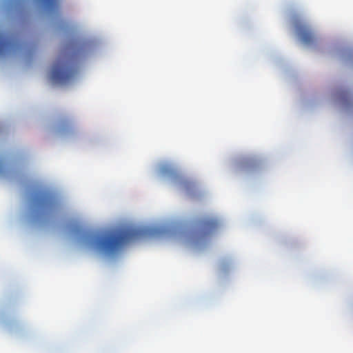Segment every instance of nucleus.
Instances as JSON below:
<instances>
[{"mask_svg": "<svg viewBox=\"0 0 353 353\" xmlns=\"http://www.w3.org/2000/svg\"><path fill=\"white\" fill-rule=\"evenodd\" d=\"M80 49L74 44L67 45L62 56L53 65L50 78L54 83L65 84L72 80L78 73L74 59L79 56Z\"/></svg>", "mask_w": 353, "mask_h": 353, "instance_id": "obj_1", "label": "nucleus"}, {"mask_svg": "<svg viewBox=\"0 0 353 353\" xmlns=\"http://www.w3.org/2000/svg\"><path fill=\"white\" fill-rule=\"evenodd\" d=\"M134 236L132 231L125 230L98 236L95 243L97 248L107 254L117 252Z\"/></svg>", "mask_w": 353, "mask_h": 353, "instance_id": "obj_2", "label": "nucleus"}, {"mask_svg": "<svg viewBox=\"0 0 353 353\" xmlns=\"http://www.w3.org/2000/svg\"><path fill=\"white\" fill-rule=\"evenodd\" d=\"M32 204L35 212H52L58 206L56 199L48 193L37 194L32 199Z\"/></svg>", "mask_w": 353, "mask_h": 353, "instance_id": "obj_3", "label": "nucleus"}, {"mask_svg": "<svg viewBox=\"0 0 353 353\" xmlns=\"http://www.w3.org/2000/svg\"><path fill=\"white\" fill-rule=\"evenodd\" d=\"M217 225V221L213 219L200 220L194 224L190 238L192 241H198L215 230Z\"/></svg>", "mask_w": 353, "mask_h": 353, "instance_id": "obj_4", "label": "nucleus"}, {"mask_svg": "<svg viewBox=\"0 0 353 353\" xmlns=\"http://www.w3.org/2000/svg\"><path fill=\"white\" fill-rule=\"evenodd\" d=\"M296 33L301 41L305 44H311L314 41V36L310 28L299 20L294 21Z\"/></svg>", "mask_w": 353, "mask_h": 353, "instance_id": "obj_5", "label": "nucleus"}, {"mask_svg": "<svg viewBox=\"0 0 353 353\" xmlns=\"http://www.w3.org/2000/svg\"><path fill=\"white\" fill-rule=\"evenodd\" d=\"M17 47L16 42L0 32V54L12 51Z\"/></svg>", "mask_w": 353, "mask_h": 353, "instance_id": "obj_6", "label": "nucleus"}, {"mask_svg": "<svg viewBox=\"0 0 353 353\" xmlns=\"http://www.w3.org/2000/svg\"><path fill=\"white\" fill-rule=\"evenodd\" d=\"M45 8L49 11H54L59 8L58 0H41Z\"/></svg>", "mask_w": 353, "mask_h": 353, "instance_id": "obj_7", "label": "nucleus"}, {"mask_svg": "<svg viewBox=\"0 0 353 353\" xmlns=\"http://www.w3.org/2000/svg\"><path fill=\"white\" fill-rule=\"evenodd\" d=\"M71 127V122L68 119H62L58 123V128L61 132H65Z\"/></svg>", "mask_w": 353, "mask_h": 353, "instance_id": "obj_8", "label": "nucleus"}, {"mask_svg": "<svg viewBox=\"0 0 353 353\" xmlns=\"http://www.w3.org/2000/svg\"><path fill=\"white\" fill-rule=\"evenodd\" d=\"M2 168H3V165H2L1 161H0V172H1V170H2Z\"/></svg>", "mask_w": 353, "mask_h": 353, "instance_id": "obj_9", "label": "nucleus"}]
</instances>
